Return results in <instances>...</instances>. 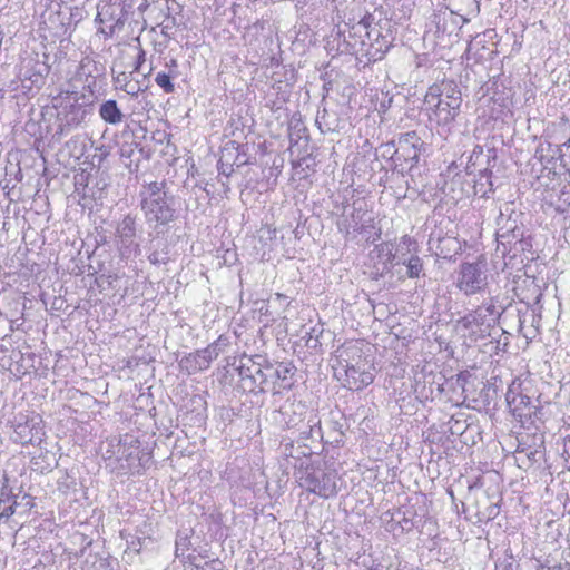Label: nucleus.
Here are the masks:
<instances>
[{
  "label": "nucleus",
  "mask_w": 570,
  "mask_h": 570,
  "mask_svg": "<svg viewBox=\"0 0 570 570\" xmlns=\"http://www.w3.org/2000/svg\"><path fill=\"white\" fill-rule=\"evenodd\" d=\"M466 22H469V19L448 8L439 10L432 17V23L435 24V35L444 42V46H453L459 42L463 32L462 28Z\"/></svg>",
  "instance_id": "nucleus-6"
},
{
  "label": "nucleus",
  "mask_w": 570,
  "mask_h": 570,
  "mask_svg": "<svg viewBox=\"0 0 570 570\" xmlns=\"http://www.w3.org/2000/svg\"><path fill=\"white\" fill-rule=\"evenodd\" d=\"M99 116L104 121L110 125L120 124L125 117L117 101L114 99L106 100L100 105Z\"/></svg>",
  "instance_id": "nucleus-23"
},
{
  "label": "nucleus",
  "mask_w": 570,
  "mask_h": 570,
  "mask_svg": "<svg viewBox=\"0 0 570 570\" xmlns=\"http://www.w3.org/2000/svg\"><path fill=\"white\" fill-rule=\"evenodd\" d=\"M520 399H521V403H529L530 402V397L529 396H525V395H520Z\"/></svg>",
  "instance_id": "nucleus-42"
},
{
  "label": "nucleus",
  "mask_w": 570,
  "mask_h": 570,
  "mask_svg": "<svg viewBox=\"0 0 570 570\" xmlns=\"http://www.w3.org/2000/svg\"><path fill=\"white\" fill-rule=\"evenodd\" d=\"M281 448L287 466L295 469V473H301V470L313 463L311 461L313 450L306 443H302L301 440H283Z\"/></svg>",
  "instance_id": "nucleus-11"
},
{
  "label": "nucleus",
  "mask_w": 570,
  "mask_h": 570,
  "mask_svg": "<svg viewBox=\"0 0 570 570\" xmlns=\"http://www.w3.org/2000/svg\"><path fill=\"white\" fill-rule=\"evenodd\" d=\"M374 16L366 13L356 20L354 17L340 21L328 37V46L336 47L341 53L361 56L364 52L365 29L371 27Z\"/></svg>",
  "instance_id": "nucleus-2"
},
{
  "label": "nucleus",
  "mask_w": 570,
  "mask_h": 570,
  "mask_svg": "<svg viewBox=\"0 0 570 570\" xmlns=\"http://www.w3.org/2000/svg\"><path fill=\"white\" fill-rule=\"evenodd\" d=\"M367 42H374V37H371Z\"/></svg>",
  "instance_id": "nucleus-50"
},
{
  "label": "nucleus",
  "mask_w": 570,
  "mask_h": 570,
  "mask_svg": "<svg viewBox=\"0 0 570 570\" xmlns=\"http://www.w3.org/2000/svg\"><path fill=\"white\" fill-rule=\"evenodd\" d=\"M564 452L570 456V438L564 443Z\"/></svg>",
  "instance_id": "nucleus-40"
},
{
  "label": "nucleus",
  "mask_w": 570,
  "mask_h": 570,
  "mask_svg": "<svg viewBox=\"0 0 570 570\" xmlns=\"http://www.w3.org/2000/svg\"><path fill=\"white\" fill-rule=\"evenodd\" d=\"M374 26H379V24L373 21V23H371V27L365 29V33H364L365 37L363 38L365 43H368L367 41L372 37V30H373L372 27H374Z\"/></svg>",
  "instance_id": "nucleus-38"
},
{
  "label": "nucleus",
  "mask_w": 570,
  "mask_h": 570,
  "mask_svg": "<svg viewBox=\"0 0 570 570\" xmlns=\"http://www.w3.org/2000/svg\"><path fill=\"white\" fill-rule=\"evenodd\" d=\"M145 61H146V52L140 47L138 49V53H137V57H136V61H135V65H134V71L132 72H139L140 69H141V66L144 65Z\"/></svg>",
  "instance_id": "nucleus-33"
},
{
  "label": "nucleus",
  "mask_w": 570,
  "mask_h": 570,
  "mask_svg": "<svg viewBox=\"0 0 570 570\" xmlns=\"http://www.w3.org/2000/svg\"><path fill=\"white\" fill-rule=\"evenodd\" d=\"M188 550V539L180 538L176 540V556H184L185 551Z\"/></svg>",
  "instance_id": "nucleus-34"
},
{
  "label": "nucleus",
  "mask_w": 570,
  "mask_h": 570,
  "mask_svg": "<svg viewBox=\"0 0 570 570\" xmlns=\"http://www.w3.org/2000/svg\"><path fill=\"white\" fill-rule=\"evenodd\" d=\"M229 343V337L220 335L215 342L209 344L206 348H203L204 355H206L209 363H212L213 360L217 358L218 355L226 350Z\"/></svg>",
  "instance_id": "nucleus-24"
},
{
  "label": "nucleus",
  "mask_w": 570,
  "mask_h": 570,
  "mask_svg": "<svg viewBox=\"0 0 570 570\" xmlns=\"http://www.w3.org/2000/svg\"><path fill=\"white\" fill-rule=\"evenodd\" d=\"M170 65H171L173 67H177V61H176L175 59H173V60H170Z\"/></svg>",
  "instance_id": "nucleus-48"
},
{
  "label": "nucleus",
  "mask_w": 570,
  "mask_h": 570,
  "mask_svg": "<svg viewBox=\"0 0 570 570\" xmlns=\"http://www.w3.org/2000/svg\"><path fill=\"white\" fill-rule=\"evenodd\" d=\"M316 438H322V432L321 421L317 419L316 415H314L308 420L305 428L301 430L298 440H301L302 443H305V441H307L308 439Z\"/></svg>",
  "instance_id": "nucleus-25"
},
{
  "label": "nucleus",
  "mask_w": 570,
  "mask_h": 570,
  "mask_svg": "<svg viewBox=\"0 0 570 570\" xmlns=\"http://www.w3.org/2000/svg\"><path fill=\"white\" fill-rule=\"evenodd\" d=\"M265 361L261 355L239 357L237 372L239 376V387L247 393H265L269 391L267 376H265Z\"/></svg>",
  "instance_id": "nucleus-5"
},
{
  "label": "nucleus",
  "mask_w": 570,
  "mask_h": 570,
  "mask_svg": "<svg viewBox=\"0 0 570 570\" xmlns=\"http://www.w3.org/2000/svg\"><path fill=\"white\" fill-rule=\"evenodd\" d=\"M216 564H219V562L212 561L208 566H210L212 570H219L218 568H216Z\"/></svg>",
  "instance_id": "nucleus-43"
},
{
  "label": "nucleus",
  "mask_w": 570,
  "mask_h": 570,
  "mask_svg": "<svg viewBox=\"0 0 570 570\" xmlns=\"http://www.w3.org/2000/svg\"><path fill=\"white\" fill-rule=\"evenodd\" d=\"M122 90L132 97H137L140 91L145 89L141 87L140 81L128 80L122 86Z\"/></svg>",
  "instance_id": "nucleus-31"
},
{
  "label": "nucleus",
  "mask_w": 570,
  "mask_h": 570,
  "mask_svg": "<svg viewBox=\"0 0 570 570\" xmlns=\"http://www.w3.org/2000/svg\"><path fill=\"white\" fill-rule=\"evenodd\" d=\"M134 153L132 144H124L120 147V157L121 158H130Z\"/></svg>",
  "instance_id": "nucleus-36"
},
{
  "label": "nucleus",
  "mask_w": 570,
  "mask_h": 570,
  "mask_svg": "<svg viewBox=\"0 0 570 570\" xmlns=\"http://www.w3.org/2000/svg\"><path fill=\"white\" fill-rule=\"evenodd\" d=\"M137 544H140V541H139V540L137 541V543H135V541H131L130 547H131L132 549H135L136 551H139V549H137V548H136V547H137Z\"/></svg>",
  "instance_id": "nucleus-44"
},
{
  "label": "nucleus",
  "mask_w": 570,
  "mask_h": 570,
  "mask_svg": "<svg viewBox=\"0 0 570 570\" xmlns=\"http://www.w3.org/2000/svg\"><path fill=\"white\" fill-rule=\"evenodd\" d=\"M534 455H535V452H530V454L528 456H529V459H533Z\"/></svg>",
  "instance_id": "nucleus-49"
},
{
  "label": "nucleus",
  "mask_w": 570,
  "mask_h": 570,
  "mask_svg": "<svg viewBox=\"0 0 570 570\" xmlns=\"http://www.w3.org/2000/svg\"><path fill=\"white\" fill-rule=\"evenodd\" d=\"M331 361L333 362L332 367L334 370V375L338 380H341V370L368 362L363 355L362 347L357 342H347L340 346L335 351Z\"/></svg>",
  "instance_id": "nucleus-10"
},
{
  "label": "nucleus",
  "mask_w": 570,
  "mask_h": 570,
  "mask_svg": "<svg viewBox=\"0 0 570 570\" xmlns=\"http://www.w3.org/2000/svg\"><path fill=\"white\" fill-rule=\"evenodd\" d=\"M193 570H207L205 567L196 566Z\"/></svg>",
  "instance_id": "nucleus-46"
},
{
  "label": "nucleus",
  "mask_w": 570,
  "mask_h": 570,
  "mask_svg": "<svg viewBox=\"0 0 570 570\" xmlns=\"http://www.w3.org/2000/svg\"><path fill=\"white\" fill-rule=\"evenodd\" d=\"M18 507L24 508V510H30L33 507V498L28 493H18Z\"/></svg>",
  "instance_id": "nucleus-32"
},
{
  "label": "nucleus",
  "mask_w": 570,
  "mask_h": 570,
  "mask_svg": "<svg viewBox=\"0 0 570 570\" xmlns=\"http://www.w3.org/2000/svg\"><path fill=\"white\" fill-rule=\"evenodd\" d=\"M327 117L328 114L325 109L322 111V115L320 112L317 114L315 122L322 132H330L335 130V127L332 126Z\"/></svg>",
  "instance_id": "nucleus-30"
},
{
  "label": "nucleus",
  "mask_w": 570,
  "mask_h": 570,
  "mask_svg": "<svg viewBox=\"0 0 570 570\" xmlns=\"http://www.w3.org/2000/svg\"><path fill=\"white\" fill-rule=\"evenodd\" d=\"M97 14H96V18H95V22L96 23H99V24H108L107 20H105V16H101V6H98L97 7Z\"/></svg>",
  "instance_id": "nucleus-37"
},
{
  "label": "nucleus",
  "mask_w": 570,
  "mask_h": 570,
  "mask_svg": "<svg viewBox=\"0 0 570 570\" xmlns=\"http://www.w3.org/2000/svg\"><path fill=\"white\" fill-rule=\"evenodd\" d=\"M18 494L11 493L7 485H3L0 491V521L9 519L18 508Z\"/></svg>",
  "instance_id": "nucleus-22"
},
{
  "label": "nucleus",
  "mask_w": 570,
  "mask_h": 570,
  "mask_svg": "<svg viewBox=\"0 0 570 570\" xmlns=\"http://www.w3.org/2000/svg\"><path fill=\"white\" fill-rule=\"evenodd\" d=\"M308 338L306 341V345L311 348H316L318 345H321V338L324 335V330L322 326H313L311 331L307 333Z\"/></svg>",
  "instance_id": "nucleus-28"
},
{
  "label": "nucleus",
  "mask_w": 570,
  "mask_h": 570,
  "mask_svg": "<svg viewBox=\"0 0 570 570\" xmlns=\"http://www.w3.org/2000/svg\"><path fill=\"white\" fill-rule=\"evenodd\" d=\"M148 261L153 264V265H165L168 263L169 261V255H168V252L166 250V246L164 247V249L161 250H153L149 256H148Z\"/></svg>",
  "instance_id": "nucleus-29"
},
{
  "label": "nucleus",
  "mask_w": 570,
  "mask_h": 570,
  "mask_svg": "<svg viewBox=\"0 0 570 570\" xmlns=\"http://www.w3.org/2000/svg\"><path fill=\"white\" fill-rule=\"evenodd\" d=\"M370 370L368 362L341 370V377L344 376L343 385L351 391L363 390L374 381V375Z\"/></svg>",
  "instance_id": "nucleus-14"
},
{
  "label": "nucleus",
  "mask_w": 570,
  "mask_h": 570,
  "mask_svg": "<svg viewBox=\"0 0 570 570\" xmlns=\"http://www.w3.org/2000/svg\"><path fill=\"white\" fill-rule=\"evenodd\" d=\"M210 363L204 355L203 350H197L194 353L186 354L179 361V367L188 375L205 371L209 367Z\"/></svg>",
  "instance_id": "nucleus-21"
},
{
  "label": "nucleus",
  "mask_w": 570,
  "mask_h": 570,
  "mask_svg": "<svg viewBox=\"0 0 570 570\" xmlns=\"http://www.w3.org/2000/svg\"><path fill=\"white\" fill-rule=\"evenodd\" d=\"M137 544H140V541H139V540L137 541V543H135V541H131L130 547H131L132 549H135L136 551H139V549H137V548H136V547H137Z\"/></svg>",
  "instance_id": "nucleus-45"
},
{
  "label": "nucleus",
  "mask_w": 570,
  "mask_h": 570,
  "mask_svg": "<svg viewBox=\"0 0 570 570\" xmlns=\"http://www.w3.org/2000/svg\"><path fill=\"white\" fill-rule=\"evenodd\" d=\"M116 238L121 249L130 250L131 247L138 248L135 243L137 236V220L130 214L126 215L116 226Z\"/></svg>",
  "instance_id": "nucleus-19"
},
{
  "label": "nucleus",
  "mask_w": 570,
  "mask_h": 570,
  "mask_svg": "<svg viewBox=\"0 0 570 570\" xmlns=\"http://www.w3.org/2000/svg\"><path fill=\"white\" fill-rule=\"evenodd\" d=\"M497 242L498 249L502 246L504 253L508 247L511 249V245L521 240L523 234L521 228L518 227L515 220L510 218L500 217L498 220Z\"/></svg>",
  "instance_id": "nucleus-18"
},
{
  "label": "nucleus",
  "mask_w": 570,
  "mask_h": 570,
  "mask_svg": "<svg viewBox=\"0 0 570 570\" xmlns=\"http://www.w3.org/2000/svg\"><path fill=\"white\" fill-rule=\"evenodd\" d=\"M177 22H176V19L174 17H167L163 22H161V33L163 35H168V31L170 29H173L174 27H176Z\"/></svg>",
  "instance_id": "nucleus-35"
},
{
  "label": "nucleus",
  "mask_w": 570,
  "mask_h": 570,
  "mask_svg": "<svg viewBox=\"0 0 570 570\" xmlns=\"http://www.w3.org/2000/svg\"><path fill=\"white\" fill-rule=\"evenodd\" d=\"M488 284V276L484 265L480 262L462 263L458 277V287L465 295H473L482 292Z\"/></svg>",
  "instance_id": "nucleus-8"
},
{
  "label": "nucleus",
  "mask_w": 570,
  "mask_h": 570,
  "mask_svg": "<svg viewBox=\"0 0 570 570\" xmlns=\"http://www.w3.org/2000/svg\"><path fill=\"white\" fill-rule=\"evenodd\" d=\"M155 82L166 94H173L175 91V85L173 82V76L170 73L158 72L155 77Z\"/></svg>",
  "instance_id": "nucleus-26"
},
{
  "label": "nucleus",
  "mask_w": 570,
  "mask_h": 570,
  "mask_svg": "<svg viewBox=\"0 0 570 570\" xmlns=\"http://www.w3.org/2000/svg\"><path fill=\"white\" fill-rule=\"evenodd\" d=\"M423 149H425V144L416 131H407L399 136L394 154L399 159L411 161V167H413L419 163Z\"/></svg>",
  "instance_id": "nucleus-13"
},
{
  "label": "nucleus",
  "mask_w": 570,
  "mask_h": 570,
  "mask_svg": "<svg viewBox=\"0 0 570 570\" xmlns=\"http://www.w3.org/2000/svg\"><path fill=\"white\" fill-rule=\"evenodd\" d=\"M472 39H473V36H472V35H469V36H468V39H466V42H468V43H471Z\"/></svg>",
  "instance_id": "nucleus-47"
},
{
  "label": "nucleus",
  "mask_w": 570,
  "mask_h": 570,
  "mask_svg": "<svg viewBox=\"0 0 570 570\" xmlns=\"http://www.w3.org/2000/svg\"><path fill=\"white\" fill-rule=\"evenodd\" d=\"M130 6H127L125 2L119 3H106L101 6V16H105V20L109 23L106 27H100L98 29L99 33H102L106 38H111L116 31H119L124 28L128 20V9Z\"/></svg>",
  "instance_id": "nucleus-12"
},
{
  "label": "nucleus",
  "mask_w": 570,
  "mask_h": 570,
  "mask_svg": "<svg viewBox=\"0 0 570 570\" xmlns=\"http://www.w3.org/2000/svg\"><path fill=\"white\" fill-rule=\"evenodd\" d=\"M346 212V206L344 207ZM366 210L362 207V202L357 200L353 203L352 212L347 215L343 213L342 217L337 220V228L340 233L347 236L351 230L356 233L363 232V217Z\"/></svg>",
  "instance_id": "nucleus-20"
},
{
  "label": "nucleus",
  "mask_w": 570,
  "mask_h": 570,
  "mask_svg": "<svg viewBox=\"0 0 570 570\" xmlns=\"http://www.w3.org/2000/svg\"><path fill=\"white\" fill-rule=\"evenodd\" d=\"M295 476L303 489L321 498L328 499L337 494L336 471L321 462L311 463L301 470V473H295Z\"/></svg>",
  "instance_id": "nucleus-4"
},
{
  "label": "nucleus",
  "mask_w": 570,
  "mask_h": 570,
  "mask_svg": "<svg viewBox=\"0 0 570 570\" xmlns=\"http://www.w3.org/2000/svg\"><path fill=\"white\" fill-rule=\"evenodd\" d=\"M295 366L292 364L279 363L273 365L269 363L265 364V376H267V383L269 391H275L276 387L288 390L292 387V377L295 373Z\"/></svg>",
  "instance_id": "nucleus-15"
},
{
  "label": "nucleus",
  "mask_w": 570,
  "mask_h": 570,
  "mask_svg": "<svg viewBox=\"0 0 570 570\" xmlns=\"http://www.w3.org/2000/svg\"><path fill=\"white\" fill-rule=\"evenodd\" d=\"M372 37L374 42L364 45V52L361 53L365 57L368 62H375L381 60L391 47V41L386 35H383L381 26L372 27Z\"/></svg>",
  "instance_id": "nucleus-17"
},
{
  "label": "nucleus",
  "mask_w": 570,
  "mask_h": 570,
  "mask_svg": "<svg viewBox=\"0 0 570 570\" xmlns=\"http://www.w3.org/2000/svg\"><path fill=\"white\" fill-rule=\"evenodd\" d=\"M43 436L42 419L39 415L21 419L13 423V433L11 439L16 443H20L22 445H40L43 441Z\"/></svg>",
  "instance_id": "nucleus-9"
},
{
  "label": "nucleus",
  "mask_w": 570,
  "mask_h": 570,
  "mask_svg": "<svg viewBox=\"0 0 570 570\" xmlns=\"http://www.w3.org/2000/svg\"><path fill=\"white\" fill-rule=\"evenodd\" d=\"M406 268L410 278L419 277L423 268L422 259L419 256H411L407 261Z\"/></svg>",
  "instance_id": "nucleus-27"
},
{
  "label": "nucleus",
  "mask_w": 570,
  "mask_h": 570,
  "mask_svg": "<svg viewBox=\"0 0 570 570\" xmlns=\"http://www.w3.org/2000/svg\"><path fill=\"white\" fill-rule=\"evenodd\" d=\"M391 102H392V98H390L387 102H384V101H383V102H381V108H382V109L387 108V107L391 105Z\"/></svg>",
  "instance_id": "nucleus-41"
},
{
  "label": "nucleus",
  "mask_w": 570,
  "mask_h": 570,
  "mask_svg": "<svg viewBox=\"0 0 570 570\" xmlns=\"http://www.w3.org/2000/svg\"><path fill=\"white\" fill-rule=\"evenodd\" d=\"M165 181H154L146 187L145 191L140 193V206L146 223L154 225L155 228L167 225L176 217L174 197L165 190Z\"/></svg>",
  "instance_id": "nucleus-3"
},
{
  "label": "nucleus",
  "mask_w": 570,
  "mask_h": 570,
  "mask_svg": "<svg viewBox=\"0 0 570 570\" xmlns=\"http://www.w3.org/2000/svg\"><path fill=\"white\" fill-rule=\"evenodd\" d=\"M500 314L501 312L494 304H489L487 306H479L476 309L464 315L459 322L466 330L480 328L484 325L489 327L491 323H495Z\"/></svg>",
  "instance_id": "nucleus-16"
},
{
  "label": "nucleus",
  "mask_w": 570,
  "mask_h": 570,
  "mask_svg": "<svg viewBox=\"0 0 570 570\" xmlns=\"http://www.w3.org/2000/svg\"><path fill=\"white\" fill-rule=\"evenodd\" d=\"M128 80H129V76H128V75H126L125 72H121L120 75H118V76L116 77V82H117V83H120V85H121V87H122V86H124V83H126V81H128Z\"/></svg>",
  "instance_id": "nucleus-39"
},
{
  "label": "nucleus",
  "mask_w": 570,
  "mask_h": 570,
  "mask_svg": "<svg viewBox=\"0 0 570 570\" xmlns=\"http://www.w3.org/2000/svg\"><path fill=\"white\" fill-rule=\"evenodd\" d=\"M90 112V104L85 101L79 102L78 99L66 102L57 112V131L55 135L61 137L72 129H76L85 121Z\"/></svg>",
  "instance_id": "nucleus-7"
},
{
  "label": "nucleus",
  "mask_w": 570,
  "mask_h": 570,
  "mask_svg": "<svg viewBox=\"0 0 570 570\" xmlns=\"http://www.w3.org/2000/svg\"><path fill=\"white\" fill-rule=\"evenodd\" d=\"M424 104L431 110L429 118L439 126H449L460 112L462 105V92L459 86L452 80H444L432 85L424 98Z\"/></svg>",
  "instance_id": "nucleus-1"
}]
</instances>
